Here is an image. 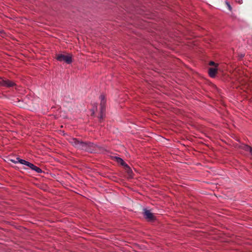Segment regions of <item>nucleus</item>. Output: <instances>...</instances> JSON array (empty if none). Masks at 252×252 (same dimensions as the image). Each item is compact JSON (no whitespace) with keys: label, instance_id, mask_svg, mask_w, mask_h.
Returning a JSON list of instances; mask_svg holds the SVG:
<instances>
[{"label":"nucleus","instance_id":"6e6552de","mask_svg":"<svg viewBox=\"0 0 252 252\" xmlns=\"http://www.w3.org/2000/svg\"><path fill=\"white\" fill-rule=\"evenodd\" d=\"M28 167H29L32 170L36 171L38 173H41L42 172V170L40 168H39L37 166L34 165V164H33L31 162L30 163L29 165L28 166Z\"/></svg>","mask_w":252,"mask_h":252},{"label":"nucleus","instance_id":"f257e3e1","mask_svg":"<svg viewBox=\"0 0 252 252\" xmlns=\"http://www.w3.org/2000/svg\"><path fill=\"white\" fill-rule=\"evenodd\" d=\"M94 147L95 145L93 143H87L80 141L77 148L88 152L92 153Z\"/></svg>","mask_w":252,"mask_h":252},{"label":"nucleus","instance_id":"20e7f679","mask_svg":"<svg viewBox=\"0 0 252 252\" xmlns=\"http://www.w3.org/2000/svg\"><path fill=\"white\" fill-rule=\"evenodd\" d=\"M15 85V84L9 80L0 78V86L11 87Z\"/></svg>","mask_w":252,"mask_h":252},{"label":"nucleus","instance_id":"dca6fc26","mask_svg":"<svg viewBox=\"0 0 252 252\" xmlns=\"http://www.w3.org/2000/svg\"><path fill=\"white\" fill-rule=\"evenodd\" d=\"M122 166L125 168L127 167L128 165L123 160V162L121 164Z\"/></svg>","mask_w":252,"mask_h":252},{"label":"nucleus","instance_id":"4468645a","mask_svg":"<svg viewBox=\"0 0 252 252\" xmlns=\"http://www.w3.org/2000/svg\"><path fill=\"white\" fill-rule=\"evenodd\" d=\"M105 111H102L101 112V108H100V115L99 116V120H102L105 116Z\"/></svg>","mask_w":252,"mask_h":252},{"label":"nucleus","instance_id":"0eeeda50","mask_svg":"<svg viewBox=\"0 0 252 252\" xmlns=\"http://www.w3.org/2000/svg\"><path fill=\"white\" fill-rule=\"evenodd\" d=\"M218 69L216 67H211L209 69V74L211 77L214 78L215 77L217 72Z\"/></svg>","mask_w":252,"mask_h":252},{"label":"nucleus","instance_id":"f03ea898","mask_svg":"<svg viewBox=\"0 0 252 252\" xmlns=\"http://www.w3.org/2000/svg\"><path fill=\"white\" fill-rule=\"evenodd\" d=\"M94 147L95 145L93 143H87L80 141L77 148L88 152L92 153Z\"/></svg>","mask_w":252,"mask_h":252},{"label":"nucleus","instance_id":"ddd939ff","mask_svg":"<svg viewBox=\"0 0 252 252\" xmlns=\"http://www.w3.org/2000/svg\"><path fill=\"white\" fill-rule=\"evenodd\" d=\"M126 170V172L128 174L129 176L131 175V174L132 173V171L131 169L130 168V167L128 166L127 167L125 168Z\"/></svg>","mask_w":252,"mask_h":252},{"label":"nucleus","instance_id":"423d86ee","mask_svg":"<svg viewBox=\"0 0 252 252\" xmlns=\"http://www.w3.org/2000/svg\"><path fill=\"white\" fill-rule=\"evenodd\" d=\"M100 98L101 99L100 107V108H101L102 112V111H105L106 99L105 96L102 94L100 96Z\"/></svg>","mask_w":252,"mask_h":252},{"label":"nucleus","instance_id":"f3484780","mask_svg":"<svg viewBox=\"0 0 252 252\" xmlns=\"http://www.w3.org/2000/svg\"><path fill=\"white\" fill-rule=\"evenodd\" d=\"M209 64H210V65H215V66H217V64H216L215 62H213V61H211V62H210V63H209Z\"/></svg>","mask_w":252,"mask_h":252},{"label":"nucleus","instance_id":"7ed1b4c3","mask_svg":"<svg viewBox=\"0 0 252 252\" xmlns=\"http://www.w3.org/2000/svg\"><path fill=\"white\" fill-rule=\"evenodd\" d=\"M56 58L58 61L60 62L63 61L67 64H70L72 62V55L70 54H59Z\"/></svg>","mask_w":252,"mask_h":252},{"label":"nucleus","instance_id":"a211bd4d","mask_svg":"<svg viewBox=\"0 0 252 252\" xmlns=\"http://www.w3.org/2000/svg\"><path fill=\"white\" fill-rule=\"evenodd\" d=\"M11 161L12 162L15 163H17L19 162L18 160H17L16 159L15 160V159H11Z\"/></svg>","mask_w":252,"mask_h":252},{"label":"nucleus","instance_id":"9b49d317","mask_svg":"<svg viewBox=\"0 0 252 252\" xmlns=\"http://www.w3.org/2000/svg\"><path fill=\"white\" fill-rule=\"evenodd\" d=\"M243 149L246 151L250 152L252 155V147L248 145H244Z\"/></svg>","mask_w":252,"mask_h":252},{"label":"nucleus","instance_id":"9d476101","mask_svg":"<svg viewBox=\"0 0 252 252\" xmlns=\"http://www.w3.org/2000/svg\"><path fill=\"white\" fill-rule=\"evenodd\" d=\"M16 159L18 160L19 163H20L22 164L26 165H27L28 166L29 165V164L30 163V162H28V161H26V160H25L24 159H21L19 158H17Z\"/></svg>","mask_w":252,"mask_h":252},{"label":"nucleus","instance_id":"2eb2a0df","mask_svg":"<svg viewBox=\"0 0 252 252\" xmlns=\"http://www.w3.org/2000/svg\"><path fill=\"white\" fill-rule=\"evenodd\" d=\"M115 158L118 163L121 164L123 162V159L121 158L115 157Z\"/></svg>","mask_w":252,"mask_h":252},{"label":"nucleus","instance_id":"f8f14e48","mask_svg":"<svg viewBox=\"0 0 252 252\" xmlns=\"http://www.w3.org/2000/svg\"><path fill=\"white\" fill-rule=\"evenodd\" d=\"M225 3L227 7V8L228 9V10L231 11L232 10V7L230 5V3H229V1H228L227 0H225Z\"/></svg>","mask_w":252,"mask_h":252},{"label":"nucleus","instance_id":"1a4fd4ad","mask_svg":"<svg viewBox=\"0 0 252 252\" xmlns=\"http://www.w3.org/2000/svg\"><path fill=\"white\" fill-rule=\"evenodd\" d=\"M80 141L78 140L76 138H71L69 140V142L75 147L78 148L79 142Z\"/></svg>","mask_w":252,"mask_h":252},{"label":"nucleus","instance_id":"39448f33","mask_svg":"<svg viewBox=\"0 0 252 252\" xmlns=\"http://www.w3.org/2000/svg\"><path fill=\"white\" fill-rule=\"evenodd\" d=\"M143 215L144 218L149 220H154L155 219L153 214L146 209H144Z\"/></svg>","mask_w":252,"mask_h":252}]
</instances>
